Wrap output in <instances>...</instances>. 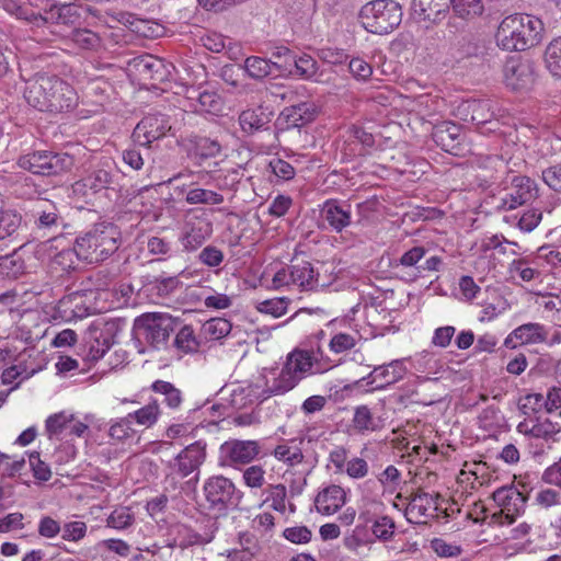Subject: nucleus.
Wrapping results in <instances>:
<instances>
[{
	"instance_id": "obj_1",
	"label": "nucleus",
	"mask_w": 561,
	"mask_h": 561,
	"mask_svg": "<svg viewBox=\"0 0 561 561\" xmlns=\"http://www.w3.org/2000/svg\"><path fill=\"white\" fill-rule=\"evenodd\" d=\"M24 99L32 107L51 114L73 111L79 101L75 88L55 75H36L26 82Z\"/></svg>"
},
{
	"instance_id": "obj_2",
	"label": "nucleus",
	"mask_w": 561,
	"mask_h": 561,
	"mask_svg": "<svg viewBox=\"0 0 561 561\" xmlns=\"http://www.w3.org/2000/svg\"><path fill=\"white\" fill-rule=\"evenodd\" d=\"M118 233L113 225L99 224L93 229L76 238L72 250L58 253L55 263L62 270L75 268L72 255L87 263H99L114 254L118 249Z\"/></svg>"
},
{
	"instance_id": "obj_3",
	"label": "nucleus",
	"mask_w": 561,
	"mask_h": 561,
	"mask_svg": "<svg viewBox=\"0 0 561 561\" xmlns=\"http://www.w3.org/2000/svg\"><path fill=\"white\" fill-rule=\"evenodd\" d=\"M543 31L539 18L523 13L511 14L497 27L496 44L506 51H524L542 41Z\"/></svg>"
},
{
	"instance_id": "obj_4",
	"label": "nucleus",
	"mask_w": 561,
	"mask_h": 561,
	"mask_svg": "<svg viewBox=\"0 0 561 561\" xmlns=\"http://www.w3.org/2000/svg\"><path fill=\"white\" fill-rule=\"evenodd\" d=\"M316 359L312 353L306 350L295 348L291 351L284 363L278 377L274 378L272 383H266L261 397L263 400L283 396L293 390L308 374L312 373Z\"/></svg>"
},
{
	"instance_id": "obj_5",
	"label": "nucleus",
	"mask_w": 561,
	"mask_h": 561,
	"mask_svg": "<svg viewBox=\"0 0 561 561\" xmlns=\"http://www.w3.org/2000/svg\"><path fill=\"white\" fill-rule=\"evenodd\" d=\"M401 5L394 0H374L366 3L359 19L368 32L383 35L392 32L402 21Z\"/></svg>"
},
{
	"instance_id": "obj_6",
	"label": "nucleus",
	"mask_w": 561,
	"mask_h": 561,
	"mask_svg": "<svg viewBox=\"0 0 561 561\" xmlns=\"http://www.w3.org/2000/svg\"><path fill=\"white\" fill-rule=\"evenodd\" d=\"M16 164L35 175L56 176L71 171L75 158L67 152L37 150L20 156Z\"/></svg>"
},
{
	"instance_id": "obj_7",
	"label": "nucleus",
	"mask_w": 561,
	"mask_h": 561,
	"mask_svg": "<svg viewBox=\"0 0 561 561\" xmlns=\"http://www.w3.org/2000/svg\"><path fill=\"white\" fill-rule=\"evenodd\" d=\"M178 322L168 313H144L135 320V330L153 348L161 350L168 345L170 335Z\"/></svg>"
},
{
	"instance_id": "obj_8",
	"label": "nucleus",
	"mask_w": 561,
	"mask_h": 561,
	"mask_svg": "<svg viewBox=\"0 0 561 561\" xmlns=\"http://www.w3.org/2000/svg\"><path fill=\"white\" fill-rule=\"evenodd\" d=\"M71 187L73 195L90 201L102 191L117 192L121 185L114 167L110 162H104L76 181Z\"/></svg>"
},
{
	"instance_id": "obj_9",
	"label": "nucleus",
	"mask_w": 561,
	"mask_h": 561,
	"mask_svg": "<svg viewBox=\"0 0 561 561\" xmlns=\"http://www.w3.org/2000/svg\"><path fill=\"white\" fill-rule=\"evenodd\" d=\"M203 490L208 507L219 513L237 506L242 497L234 483L224 476H214L207 479Z\"/></svg>"
},
{
	"instance_id": "obj_10",
	"label": "nucleus",
	"mask_w": 561,
	"mask_h": 561,
	"mask_svg": "<svg viewBox=\"0 0 561 561\" xmlns=\"http://www.w3.org/2000/svg\"><path fill=\"white\" fill-rule=\"evenodd\" d=\"M114 322H94L83 337L84 358L96 362L104 356L113 344Z\"/></svg>"
},
{
	"instance_id": "obj_11",
	"label": "nucleus",
	"mask_w": 561,
	"mask_h": 561,
	"mask_svg": "<svg viewBox=\"0 0 561 561\" xmlns=\"http://www.w3.org/2000/svg\"><path fill=\"white\" fill-rule=\"evenodd\" d=\"M171 129L169 117L161 113L146 115L135 127L134 141L149 147L151 142L164 137Z\"/></svg>"
},
{
	"instance_id": "obj_12",
	"label": "nucleus",
	"mask_w": 561,
	"mask_h": 561,
	"mask_svg": "<svg viewBox=\"0 0 561 561\" xmlns=\"http://www.w3.org/2000/svg\"><path fill=\"white\" fill-rule=\"evenodd\" d=\"M512 193L502 198L500 208L504 210L515 209L530 203L538 197V185L535 180L526 175H514L511 181Z\"/></svg>"
},
{
	"instance_id": "obj_13",
	"label": "nucleus",
	"mask_w": 561,
	"mask_h": 561,
	"mask_svg": "<svg viewBox=\"0 0 561 561\" xmlns=\"http://www.w3.org/2000/svg\"><path fill=\"white\" fill-rule=\"evenodd\" d=\"M504 80L507 87L513 90H527L536 81L534 64L518 58L508 59L503 69Z\"/></svg>"
},
{
	"instance_id": "obj_14",
	"label": "nucleus",
	"mask_w": 561,
	"mask_h": 561,
	"mask_svg": "<svg viewBox=\"0 0 561 561\" xmlns=\"http://www.w3.org/2000/svg\"><path fill=\"white\" fill-rule=\"evenodd\" d=\"M90 291V296H92ZM91 299L85 291H75L58 301V312L66 321L79 320L93 312Z\"/></svg>"
},
{
	"instance_id": "obj_15",
	"label": "nucleus",
	"mask_w": 561,
	"mask_h": 561,
	"mask_svg": "<svg viewBox=\"0 0 561 561\" xmlns=\"http://www.w3.org/2000/svg\"><path fill=\"white\" fill-rule=\"evenodd\" d=\"M493 501L502 507L508 523L512 524L515 517L525 510L527 497L513 484L496 489L492 494Z\"/></svg>"
},
{
	"instance_id": "obj_16",
	"label": "nucleus",
	"mask_w": 561,
	"mask_h": 561,
	"mask_svg": "<svg viewBox=\"0 0 561 561\" xmlns=\"http://www.w3.org/2000/svg\"><path fill=\"white\" fill-rule=\"evenodd\" d=\"M206 448L207 444L204 440L187 445L174 459L176 472L183 478L195 471L198 472L206 459Z\"/></svg>"
},
{
	"instance_id": "obj_17",
	"label": "nucleus",
	"mask_w": 561,
	"mask_h": 561,
	"mask_svg": "<svg viewBox=\"0 0 561 561\" xmlns=\"http://www.w3.org/2000/svg\"><path fill=\"white\" fill-rule=\"evenodd\" d=\"M548 332L543 324L528 322L514 329L504 340V346L515 350L518 345L540 344L547 341Z\"/></svg>"
},
{
	"instance_id": "obj_18",
	"label": "nucleus",
	"mask_w": 561,
	"mask_h": 561,
	"mask_svg": "<svg viewBox=\"0 0 561 561\" xmlns=\"http://www.w3.org/2000/svg\"><path fill=\"white\" fill-rule=\"evenodd\" d=\"M220 451L229 465H247L259 455L260 446L255 440L231 439L221 445Z\"/></svg>"
},
{
	"instance_id": "obj_19",
	"label": "nucleus",
	"mask_w": 561,
	"mask_h": 561,
	"mask_svg": "<svg viewBox=\"0 0 561 561\" xmlns=\"http://www.w3.org/2000/svg\"><path fill=\"white\" fill-rule=\"evenodd\" d=\"M321 217L332 231L341 233L352 224V205L346 202L328 199L321 208Z\"/></svg>"
},
{
	"instance_id": "obj_20",
	"label": "nucleus",
	"mask_w": 561,
	"mask_h": 561,
	"mask_svg": "<svg viewBox=\"0 0 561 561\" xmlns=\"http://www.w3.org/2000/svg\"><path fill=\"white\" fill-rule=\"evenodd\" d=\"M439 497V494L415 493L404 511L407 520L412 524H425L427 517H434V513L431 511L436 512L438 510L436 500Z\"/></svg>"
},
{
	"instance_id": "obj_21",
	"label": "nucleus",
	"mask_w": 561,
	"mask_h": 561,
	"mask_svg": "<svg viewBox=\"0 0 561 561\" xmlns=\"http://www.w3.org/2000/svg\"><path fill=\"white\" fill-rule=\"evenodd\" d=\"M432 138L444 151L454 156L462 154V133L459 125L450 122L436 125Z\"/></svg>"
},
{
	"instance_id": "obj_22",
	"label": "nucleus",
	"mask_w": 561,
	"mask_h": 561,
	"mask_svg": "<svg viewBox=\"0 0 561 561\" xmlns=\"http://www.w3.org/2000/svg\"><path fill=\"white\" fill-rule=\"evenodd\" d=\"M407 368L402 359H394L389 364L379 365L365 378L367 383L375 385V389H385L386 387L403 379Z\"/></svg>"
},
{
	"instance_id": "obj_23",
	"label": "nucleus",
	"mask_w": 561,
	"mask_h": 561,
	"mask_svg": "<svg viewBox=\"0 0 561 561\" xmlns=\"http://www.w3.org/2000/svg\"><path fill=\"white\" fill-rule=\"evenodd\" d=\"M34 222L38 229H59L64 219L59 215L56 204L46 198H37L31 209Z\"/></svg>"
},
{
	"instance_id": "obj_24",
	"label": "nucleus",
	"mask_w": 561,
	"mask_h": 561,
	"mask_svg": "<svg viewBox=\"0 0 561 561\" xmlns=\"http://www.w3.org/2000/svg\"><path fill=\"white\" fill-rule=\"evenodd\" d=\"M453 7L451 0H412L411 9L419 21L439 22Z\"/></svg>"
},
{
	"instance_id": "obj_25",
	"label": "nucleus",
	"mask_w": 561,
	"mask_h": 561,
	"mask_svg": "<svg viewBox=\"0 0 561 561\" xmlns=\"http://www.w3.org/2000/svg\"><path fill=\"white\" fill-rule=\"evenodd\" d=\"M270 123L271 113H265L262 106L248 108L239 115L240 127L248 135H253L256 131H267L273 135L274 130L271 129Z\"/></svg>"
},
{
	"instance_id": "obj_26",
	"label": "nucleus",
	"mask_w": 561,
	"mask_h": 561,
	"mask_svg": "<svg viewBox=\"0 0 561 561\" xmlns=\"http://www.w3.org/2000/svg\"><path fill=\"white\" fill-rule=\"evenodd\" d=\"M561 425L552 422L550 419L536 417L533 420H525L517 425V432L526 436L542 438L545 440L554 439V436L560 433Z\"/></svg>"
},
{
	"instance_id": "obj_27",
	"label": "nucleus",
	"mask_w": 561,
	"mask_h": 561,
	"mask_svg": "<svg viewBox=\"0 0 561 561\" xmlns=\"http://www.w3.org/2000/svg\"><path fill=\"white\" fill-rule=\"evenodd\" d=\"M320 514L332 515L345 504V493L340 485L332 484L318 493L314 500Z\"/></svg>"
},
{
	"instance_id": "obj_28",
	"label": "nucleus",
	"mask_w": 561,
	"mask_h": 561,
	"mask_svg": "<svg viewBox=\"0 0 561 561\" xmlns=\"http://www.w3.org/2000/svg\"><path fill=\"white\" fill-rule=\"evenodd\" d=\"M466 121H471L476 125L491 123L495 117V111L490 100H471L461 105Z\"/></svg>"
},
{
	"instance_id": "obj_29",
	"label": "nucleus",
	"mask_w": 561,
	"mask_h": 561,
	"mask_svg": "<svg viewBox=\"0 0 561 561\" xmlns=\"http://www.w3.org/2000/svg\"><path fill=\"white\" fill-rule=\"evenodd\" d=\"M188 141L195 159L198 160V164H201V161L219 156L222 150V145L218 137L192 135Z\"/></svg>"
},
{
	"instance_id": "obj_30",
	"label": "nucleus",
	"mask_w": 561,
	"mask_h": 561,
	"mask_svg": "<svg viewBox=\"0 0 561 561\" xmlns=\"http://www.w3.org/2000/svg\"><path fill=\"white\" fill-rule=\"evenodd\" d=\"M291 271V284L299 286L301 290L312 291L319 286V273L314 271L312 264L302 261L297 264L289 265Z\"/></svg>"
},
{
	"instance_id": "obj_31",
	"label": "nucleus",
	"mask_w": 561,
	"mask_h": 561,
	"mask_svg": "<svg viewBox=\"0 0 561 561\" xmlns=\"http://www.w3.org/2000/svg\"><path fill=\"white\" fill-rule=\"evenodd\" d=\"M134 66L145 80L161 81L163 79V61L152 55H145L136 58L134 60Z\"/></svg>"
},
{
	"instance_id": "obj_32",
	"label": "nucleus",
	"mask_w": 561,
	"mask_h": 561,
	"mask_svg": "<svg viewBox=\"0 0 561 561\" xmlns=\"http://www.w3.org/2000/svg\"><path fill=\"white\" fill-rule=\"evenodd\" d=\"M243 167L238 164L236 167L220 169L216 171L211 178L216 182V186L220 191H237L238 184L243 178Z\"/></svg>"
},
{
	"instance_id": "obj_33",
	"label": "nucleus",
	"mask_w": 561,
	"mask_h": 561,
	"mask_svg": "<svg viewBox=\"0 0 561 561\" xmlns=\"http://www.w3.org/2000/svg\"><path fill=\"white\" fill-rule=\"evenodd\" d=\"M48 19L51 23L73 24L79 19L78 7L71 0H65L62 3L53 4L48 10Z\"/></svg>"
},
{
	"instance_id": "obj_34",
	"label": "nucleus",
	"mask_w": 561,
	"mask_h": 561,
	"mask_svg": "<svg viewBox=\"0 0 561 561\" xmlns=\"http://www.w3.org/2000/svg\"><path fill=\"white\" fill-rule=\"evenodd\" d=\"M22 215L13 209L0 207V241L13 237L20 229Z\"/></svg>"
},
{
	"instance_id": "obj_35",
	"label": "nucleus",
	"mask_w": 561,
	"mask_h": 561,
	"mask_svg": "<svg viewBox=\"0 0 561 561\" xmlns=\"http://www.w3.org/2000/svg\"><path fill=\"white\" fill-rule=\"evenodd\" d=\"M24 260L16 253L0 257V277L8 279H18L25 274Z\"/></svg>"
},
{
	"instance_id": "obj_36",
	"label": "nucleus",
	"mask_w": 561,
	"mask_h": 561,
	"mask_svg": "<svg viewBox=\"0 0 561 561\" xmlns=\"http://www.w3.org/2000/svg\"><path fill=\"white\" fill-rule=\"evenodd\" d=\"M307 125L302 122L301 114H298L297 110H294L291 106L285 107L275 122V131H273V137L277 138L279 133L298 128L300 129Z\"/></svg>"
},
{
	"instance_id": "obj_37",
	"label": "nucleus",
	"mask_w": 561,
	"mask_h": 561,
	"mask_svg": "<svg viewBox=\"0 0 561 561\" xmlns=\"http://www.w3.org/2000/svg\"><path fill=\"white\" fill-rule=\"evenodd\" d=\"M293 75H297L306 80H314L318 79V62L309 55H302L297 57L294 55V62H291Z\"/></svg>"
},
{
	"instance_id": "obj_38",
	"label": "nucleus",
	"mask_w": 561,
	"mask_h": 561,
	"mask_svg": "<svg viewBox=\"0 0 561 561\" xmlns=\"http://www.w3.org/2000/svg\"><path fill=\"white\" fill-rule=\"evenodd\" d=\"M545 64L553 77L561 79V37L552 39L546 47Z\"/></svg>"
},
{
	"instance_id": "obj_39",
	"label": "nucleus",
	"mask_w": 561,
	"mask_h": 561,
	"mask_svg": "<svg viewBox=\"0 0 561 561\" xmlns=\"http://www.w3.org/2000/svg\"><path fill=\"white\" fill-rule=\"evenodd\" d=\"M152 391L164 397V403L171 408L176 409L182 402L181 391L175 388L171 382L164 380H156L151 385Z\"/></svg>"
},
{
	"instance_id": "obj_40",
	"label": "nucleus",
	"mask_w": 561,
	"mask_h": 561,
	"mask_svg": "<svg viewBox=\"0 0 561 561\" xmlns=\"http://www.w3.org/2000/svg\"><path fill=\"white\" fill-rule=\"evenodd\" d=\"M295 53L288 47L277 46L271 53V64L279 73L288 72L293 75L291 62H294Z\"/></svg>"
},
{
	"instance_id": "obj_41",
	"label": "nucleus",
	"mask_w": 561,
	"mask_h": 561,
	"mask_svg": "<svg viewBox=\"0 0 561 561\" xmlns=\"http://www.w3.org/2000/svg\"><path fill=\"white\" fill-rule=\"evenodd\" d=\"M244 69L251 78L260 80L272 75L274 68L270 59L251 56L245 59Z\"/></svg>"
},
{
	"instance_id": "obj_42",
	"label": "nucleus",
	"mask_w": 561,
	"mask_h": 561,
	"mask_svg": "<svg viewBox=\"0 0 561 561\" xmlns=\"http://www.w3.org/2000/svg\"><path fill=\"white\" fill-rule=\"evenodd\" d=\"M160 414V407L158 402L154 400L149 402L147 405L140 408L134 413H129L127 416L130 421L135 420L137 424L144 425L146 427L152 426Z\"/></svg>"
},
{
	"instance_id": "obj_43",
	"label": "nucleus",
	"mask_w": 561,
	"mask_h": 561,
	"mask_svg": "<svg viewBox=\"0 0 561 561\" xmlns=\"http://www.w3.org/2000/svg\"><path fill=\"white\" fill-rule=\"evenodd\" d=\"M173 346L183 353L197 352L199 343L191 325H184L175 335Z\"/></svg>"
},
{
	"instance_id": "obj_44",
	"label": "nucleus",
	"mask_w": 561,
	"mask_h": 561,
	"mask_svg": "<svg viewBox=\"0 0 561 561\" xmlns=\"http://www.w3.org/2000/svg\"><path fill=\"white\" fill-rule=\"evenodd\" d=\"M185 201L191 205H218L224 203V196L217 192L198 187L190 190L186 194Z\"/></svg>"
},
{
	"instance_id": "obj_45",
	"label": "nucleus",
	"mask_w": 561,
	"mask_h": 561,
	"mask_svg": "<svg viewBox=\"0 0 561 561\" xmlns=\"http://www.w3.org/2000/svg\"><path fill=\"white\" fill-rule=\"evenodd\" d=\"M427 250L422 245H416L404 252L399 259L398 263L394 264L396 267L402 266L408 270V272H416L419 271L421 260L426 255ZM407 275V271L404 272Z\"/></svg>"
},
{
	"instance_id": "obj_46",
	"label": "nucleus",
	"mask_w": 561,
	"mask_h": 561,
	"mask_svg": "<svg viewBox=\"0 0 561 561\" xmlns=\"http://www.w3.org/2000/svg\"><path fill=\"white\" fill-rule=\"evenodd\" d=\"M353 424L359 432H374L379 428L378 423L374 419L373 413L367 405H359L355 409Z\"/></svg>"
},
{
	"instance_id": "obj_47",
	"label": "nucleus",
	"mask_w": 561,
	"mask_h": 561,
	"mask_svg": "<svg viewBox=\"0 0 561 561\" xmlns=\"http://www.w3.org/2000/svg\"><path fill=\"white\" fill-rule=\"evenodd\" d=\"M203 329L211 340H220L230 333L232 324L225 318H213L205 322Z\"/></svg>"
},
{
	"instance_id": "obj_48",
	"label": "nucleus",
	"mask_w": 561,
	"mask_h": 561,
	"mask_svg": "<svg viewBox=\"0 0 561 561\" xmlns=\"http://www.w3.org/2000/svg\"><path fill=\"white\" fill-rule=\"evenodd\" d=\"M72 39L79 47L90 50L100 48L102 44L99 34L88 28L76 30Z\"/></svg>"
},
{
	"instance_id": "obj_49",
	"label": "nucleus",
	"mask_w": 561,
	"mask_h": 561,
	"mask_svg": "<svg viewBox=\"0 0 561 561\" xmlns=\"http://www.w3.org/2000/svg\"><path fill=\"white\" fill-rule=\"evenodd\" d=\"M134 515L128 507H119L114 510L107 517L106 523L108 527L115 529H125L134 523Z\"/></svg>"
},
{
	"instance_id": "obj_50",
	"label": "nucleus",
	"mask_w": 561,
	"mask_h": 561,
	"mask_svg": "<svg viewBox=\"0 0 561 561\" xmlns=\"http://www.w3.org/2000/svg\"><path fill=\"white\" fill-rule=\"evenodd\" d=\"M453 57L456 60H462L472 56H477L479 53V46L469 37L459 38L453 47Z\"/></svg>"
},
{
	"instance_id": "obj_51",
	"label": "nucleus",
	"mask_w": 561,
	"mask_h": 561,
	"mask_svg": "<svg viewBox=\"0 0 561 561\" xmlns=\"http://www.w3.org/2000/svg\"><path fill=\"white\" fill-rule=\"evenodd\" d=\"M267 169L277 178V180L282 181H289L294 179L296 174L295 168L289 162L280 158H273L268 162Z\"/></svg>"
},
{
	"instance_id": "obj_52",
	"label": "nucleus",
	"mask_w": 561,
	"mask_h": 561,
	"mask_svg": "<svg viewBox=\"0 0 561 561\" xmlns=\"http://www.w3.org/2000/svg\"><path fill=\"white\" fill-rule=\"evenodd\" d=\"M72 421L73 415H67L64 412L56 413L46 420V431L49 436L58 435L67 430Z\"/></svg>"
},
{
	"instance_id": "obj_53",
	"label": "nucleus",
	"mask_w": 561,
	"mask_h": 561,
	"mask_svg": "<svg viewBox=\"0 0 561 561\" xmlns=\"http://www.w3.org/2000/svg\"><path fill=\"white\" fill-rule=\"evenodd\" d=\"M394 522L389 516L378 517L371 527L373 534L380 540H389L394 534Z\"/></svg>"
},
{
	"instance_id": "obj_54",
	"label": "nucleus",
	"mask_w": 561,
	"mask_h": 561,
	"mask_svg": "<svg viewBox=\"0 0 561 561\" xmlns=\"http://www.w3.org/2000/svg\"><path fill=\"white\" fill-rule=\"evenodd\" d=\"M274 457L280 461H284L288 466H295L304 460V454L300 448L291 450L287 445H278L273 453Z\"/></svg>"
},
{
	"instance_id": "obj_55",
	"label": "nucleus",
	"mask_w": 561,
	"mask_h": 561,
	"mask_svg": "<svg viewBox=\"0 0 561 561\" xmlns=\"http://www.w3.org/2000/svg\"><path fill=\"white\" fill-rule=\"evenodd\" d=\"M357 342L356 335L348 333H336L330 341V350L336 354L346 352L355 347Z\"/></svg>"
},
{
	"instance_id": "obj_56",
	"label": "nucleus",
	"mask_w": 561,
	"mask_h": 561,
	"mask_svg": "<svg viewBox=\"0 0 561 561\" xmlns=\"http://www.w3.org/2000/svg\"><path fill=\"white\" fill-rule=\"evenodd\" d=\"M134 433L135 431L131 428V421L128 416L119 419L108 430V435L119 442L131 437Z\"/></svg>"
},
{
	"instance_id": "obj_57",
	"label": "nucleus",
	"mask_w": 561,
	"mask_h": 561,
	"mask_svg": "<svg viewBox=\"0 0 561 561\" xmlns=\"http://www.w3.org/2000/svg\"><path fill=\"white\" fill-rule=\"evenodd\" d=\"M443 261L437 255H432L425 260L423 264L420 265L419 271L416 272H407V276H402V278L414 282L415 279L423 277L424 272H437L439 271Z\"/></svg>"
},
{
	"instance_id": "obj_58",
	"label": "nucleus",
	"mask_w": 561,
	"mask_h": 561,
	"mask_svg": "<svg viewBox=\"0 0 561 561\" xmlns=\"http://www.w3.org/2000/svg\"><path fill=\"white\" fill-rule=\"evenodd\" d=\"M432 549L442 558H456L460 556V546L446 542L444 539L435 538L431 541Z\"/></svg>"
},
{
	"instance_id": "obj_59",
	"label": "nucleus",
	"mask_w": 561,
	"mask_h": 561,
	"mask_svg": "<svg viewBox=\"0 0 561 561\" xmlns=\"http://www.w3.org/2000/svg\"><path fill=\"white\" fill-rule=\"evenodd\" d=\"M350 72L357 80L366 81L373 75V67L363 58L356 57L348 62Z\"/></svg>"
},
{
	"instance_id": "obj_60",
	"label": "nucleus",
	"mask_w": 561,
	"mask_h": 561,
	"mask_svg": "<svg viewBox=\"0 0 561 561\" xmlns=\"http://www.w3.org/2000/svg\"><path fill=\"white\" fill-rule=\"evenodd\" d=\"M283 536L293 543H308L312 533L307 526H295L286 528Z\"/></svg>"
},
{
	"instance_id": "obj_61",
	"label": "nucleus",
	"mask_w": 561,
	"mask_h": 561,
	"mask_svg": "<svg viewBox=\"0 0 561 561\" xmlns=\"http://www.w3.org/2000/svg\"><path fill=\"white\" fill-rule=\"evenodd\" d=\"M30 465L34 472V477L41 481H48L51 477V471L47 463L41 460L39 453L33 451L28 457Z\"/></svg>"
},
{
	"instance_id": "obj_62",
	"label": "nucleus",
	"mask_w": 561,
	"mask_h": 561,
	"mask_svg": "<svg viewBox=\"0 0 561 561\" xmlns=\"http://www.w3.org/2000/svg\"><path fill=\"white\" fill-rule=\"evenodd\" d=\"M268 493H270V495L267 497V501L268 500L272 501V504H271L272 508L277 512L284 513L286 510V505H285V500H286V494H287L286 486L284 484L271 485L268 489Z\"/></svg>"
},
{
	"instance_id": "obj_63",
	"label": "nucleus",
	"mask_w": 561,
	"mask_h": 561,
	"mask_svg": "<svg viewBox=\"0 0 561 561\" xmlns=\"http://www.w3.org/2000/svg\"><path fill=\"white\" fill-rule=\"evenodd\" d=\"M541 481L561 491V458L543 470Z\"/></svg>"
},
{
	"instance_id": "obj_64",
	"label": "nucleus",
	"mask_w": 561,
	"mask_h": 561,
	"mask_svg": "<svg viewBox=\"0 0 561 561\" xmlns=\"http://www.w3.org/2000/svg\"><path fill=\"white\" fill-rule=\"evenodd\" d=\"M542 180L551 190L561 192V164L545 169L542 171Z\"/></svg>"
}]
</instances>
